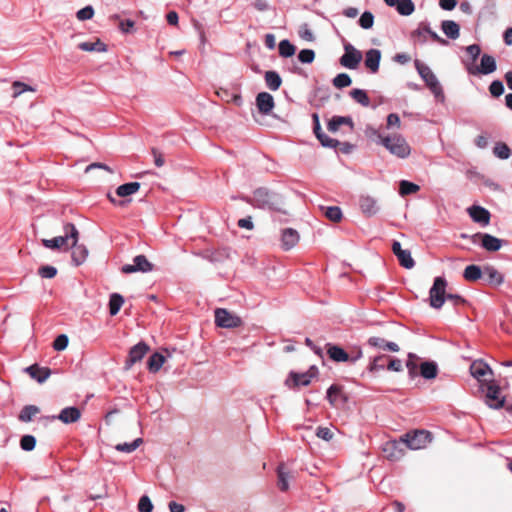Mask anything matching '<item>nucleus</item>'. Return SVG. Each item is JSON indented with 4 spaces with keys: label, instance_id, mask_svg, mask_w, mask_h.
Returning a JSON list of instances; mask_svg holds the SVG:
<instances>
[{
    "label": "nucleus",
    "instance_id": "36",
    "mask_svg": "<svg viewBox=\"0 0 512 512\" xmlns=\"http://www.w3.org/2000/svg\"><path fill=\"white\" fill-rule=\"evenodd\" d=\"M40 412L39 408L35 405H27L22 408L18 419L21 422H30L34 416Z\"/></svg>",
    "mask_w": 512,
    "mask_h": 512
},
{
    "label": "nucleus",
    "instance_id": "23",
    "mask_svg": "<svg viewBox=\"0 0 512 512\" xmlns=\"http://www.w3.org/2000/svg\"><path fill=\"white\" fill-rule=\"evenodd\" d=\"M81 417V411L77 407H66L56 417L65 424L75 423Z\"/></svg>",
    "mask_w": 512,
    "mask_h": 512
},
{
    "label": "nucleus",
    "instance_id": "63",
    "mask_svg": "<svg viewBox=\"0 0 512 512\" xmlns=\"http://www.w3.org/2000/svg\"><path fill=\"white\" fill-rule=\"evenodd\" d=\"M387 369L395 372H399L402 370V361L399 359H391L388 357L387 360Z\"/></svg>",
    "mask_w": 512,
    "mask_h": 512
},
{
    "label": "nucleus",
    "instance_id": "37",
    "mask_svg": "<svg viewBox=\"0 0 512 512\" xmlns=\"http://www.w3.org/2000/svg\"><path fill=\"white\" fill-rule=\"evenodd\" d=\"M483 275V270L477 265H469L465 268L463 276L467 281H477Z\"/></svg>",
    "mask_w": 512,
    "mask_h": 512
},
{
    "label": "nucleus",
    "instance_id": "61",
    "mask_svg": "<svg viewBox=\"0 0 512 512\" xmlns=\"http://www.w3.org/2000/svg\"><path fill=\"white\" fill-rule=\"evenodd\" d=\"M318 140L321 142V144L325 147L334 148L339 144V141L336 139H332L329 136H327L325 133L318 135Z\"/></svg>",
    "mask_w": 512,
    "mask_h": 512
},
{
    "label": "nucleus",
    "instance_id": "21",
    "mask_svg": "<svg viewBox=\"0 0 512 512\" xmlns=\"http://www.w3.org/2000/svg\"><path fill=\"white\" fill-rule=\"evenodd\" d=\"M26 372L39 383L46 381L51 374V370L48 367H40L37 364L27 367Z\"/></svg>",
    "mask_w": 512,
    "mask_h": 512
},
{
    "label": "nucleus",
    "instance_id": "46",
    "mask_svg": "<svg viewBox=\"0 0 512 512\" xmlns=\"http://www.w3.org/2000/svg\"><path fill=\"white\" fill-rule=\"evenodd\" d=\"M296 48L288 40H282L279 43V54L282 57H291L295 54Z\"/></svg>",
    "mask_w": 512,
    "mask_h": 512
},
{
    "label": "nucleus",
    "instance_id": "16",
    "mask_svg": "<svg viewBox=\"0 0 512 512\" xmlns=\"http://www.w3.org/2000/svg\"><path fill=\"white\" fill-rule=\"evenodd\" d=\"M474 237L481 239V246L489 252H496L502 247V240L487 233H478Z\"/></svg>",
    "mask_w": 512,
    "mask_h": 512
},
{
    "label": "nucleus",
    "instance_id": "51",
    "mask_svg": "<svg viewBox=\"0 0 512 512\" xmlns=\"http://www.w3.org/2000/svg\"><path fill=\"white\" fill-rule=\"evenodd\" d=\"M272 196L265 189H257L254 192V199L262 205H270Z\"/></svg>",
    "mask_w": 512,
    "mask_h": 512
},
{
    "label": "nucleus",
    "instance_id": "20",
    "mask_svg": "<svg viewBox=\"0 0 512 512\" xmlns=\"http://www.w3.org/2000/svg\"><path fill=\"white\" fill-rule=\"evenodd\" d=\"M381 60V52L378 49H370L365 55V66L372 73H376L379 70V64Z\"/></svg>",
    "mask_w": 512,
    "mask_h": 512
},
{
    "label": "nucleus",
    "instance_id": "56",
    "mask_svg": "<svg viewBox=\"0 0 512 512\" xmlns=\"http://www.w3.org/2000/svg\"><path fill=\"white\" fill-rule=\"evenodd\" d=\"M489 91L493 97H499L504 93V85L500 80H495L490 84Z\"/></svg>",
    "mask_w": 512,
    "mask_h": 512
},
{
    "label": "nucleus",
    "instance_id": "11",
    "mask_svg": "<svg viewBox=\"0 0 512 512\" xmlns=\"http://www.w3.org/2000/svg\"><path fill=\"white\" fill-rule=\"evenodd\" d=\"M149 350L150 347L145 342H139L138 344L134 345L130 349L128 357L125 361V369L129 370L135 363L140 362L149 352Z\"/></svg>",
    "mask_w": 512,
    "mask_h": 512
},
{
    "label": "nucleus",
    "instance_id": "8",
    "mask_svg": "<svg viewBox=\"0 0 512 512\" xmlns=\"http://www.w3.org/2000/svg\"><path fill=\"white\" fill-rule=\"evenodd\" d=\"M215 323L217 326L223 328H236L242 324V321L240 317L228 310L218 308L215 310Z\"/></svg>",
    "mask_w": 512,
    "mask_h": 512
},
{
    "label": "nucleus",
    "instance_id": "24",
    "mask_svg": "<svg viewBox=\"0 0 512 512\" xmlns=\"http://www.w3.org/2000/svg\"><path fill=\"white\" fill-rule=\"evenodd\" d=\"M469 214L475 222L483 225L489 224L490 213L487 209L480 206H473L469 209Z\"/></svg>",
    "mask_w": 512,
    "mask_h": 512
},
{
    "label": "nucleus",
    "instance_id": "64",
    "mask_svg": "<svg viewBox=\"0 0 512 512\" xmlns=\"http://www.w3.org/2000/svg\"><path fill=\"white\" fill-rule=\"evenodd\" d=\"M446 298H447L446 300L451 301L454 306H459V305L466 304V300L462 296H460L458 294L448 293Z\"/></svg>",
    "mask_w": 512,
    "mask_h": 512
},
{
    "label": "nucleus",
    "instance_id": "49",
    "mask_svg": "<svg viewBox=\"0 0 512 512\" xmlns=\"http://www.w3.org/2000/svg\"><path fill=\"white\" fill-rule=\"evenodd\" d=\"M494 154L500 159H508L511 154V150L507 144L499 142L493 149Z\"/></svg>",
    "mask_w": 512,
    "mask_h": 512
},
{
    "label": "nucleus",
    "instance_id": "3",
    "mask_svg": "<svg viewBox=\"0 0 512 512\" xmlns=\"http://www.w3.org/2000/svg\"><path fill=\"white\" fill-rule=\"evenodd\" d=\"M415 67L424 80L430 91L435 95L436 98L444 99L443 89L440 85L437 77L432 72V70L424 63L419 60L415 61Z\"/></svg>",
    "mask_w": 512,
    "mask_h": 512
},
{
    "label": "nucleus",
    "instance_id": "17",
    "mask_svg": "<svg viewBox=\"0 0 512 512\" xmlns=\"http://www.w3.org/2000/svg\"><path fill=\"white\" fill-rule=\"evenodd\" d=\"M327 354L335 362L355 361L357 358L350 359L348 353L341 347L333 344H327Z\"/></svg>",
    "mask_w": 512,
    "mask_h": 512
},
{
    "label": "nucleus",
    "instance_id": "10",
    "mask_svg": "<svg viewBox=\"0 0 512 512\" xmlns=\"http://www.w3.org/2000/svg\"><path fill=\"white\" fill-rule=\"evenodd\" d=\"M345 53L340 58V64L348 69H356L362 60V53L351 44L344 46Z\"/></svg>",
    "mask_w": 512,
    "mask_h": 512
},
{
    "label": "nucleus",
    "instance_id": "40",
    "mask_svg": "<svg viewBox=\"0 0 512 512\" xmlns=\"http://www.w3.org/2000/svg\"><path fill=\"white\" fill-rule=\"evenodd\" d=\"M396 10L400 15L409 16L415 10V5L412 0H400L396 6Z\"/></svg>",
    "mask_w": 512,
    "mask_h": 512
},
{
    "label": "nucleus",
    "instance_id": "5",
    "mask_svg": "<svg viewBox=\"0 0 512 512\" xmlns=\"http://www.w3.org/2000/svg\"><path fill=\"white\" fill-rule=\"evenodd\" d=\"M447 281L443 277H436L434 283L429 291L430 306L435 309H440L445 300L447 299L446 293Z\"/></svg>",
    "mask_w": 512,
    "mask_h": 512
},
{
    "label": "nucleus",
    "instance_id": "18",
    "mask_svg": "<svg viewBox=\"0 0 512 512\" xmlns=\"http://www.w3.org/2000/svg\"><path fill=\"white\" fill-rule=\"evenodd\" d=\"M359 205L362 213L368 217L375 215L379 210L377 201L368 195L360 197Z\"/></svg>",
    "mask_w": 512,
    "mask_h": 512
},
{
    "label": "nucleus",
    "instance_id": "25",
    "mask_svg": "<svg viewBox=\"0 0 512 512\" xmlns=\"http://www.w3.org/2000/svg\"><path fill=\"white\" fill-rule=\"evenodd\" d=\"M483 276L486 277L490 285L499 286L503 283V275L491 265L484 266Z\"/></svg>",
    "mask_w": 512,
    "mask_h": 512
},
{
    "label": "nucleus",
    "instance_id": "45",
    "mask_svg": "<svg viewBox=\"0 0 512 512\" xmlns=\"http://www.w3.org/2000/svg\"><path fill=\"white\" fill-rule=\"evenodd\" d=\"M417 33L419 35H422L424 33L429 34L433 41H435V42H437V43H439L441 45H447L448 44L447 40H445L442 37H440L436 32L432 31L431 28L429 26H427V25L421 26L417 30Z\"/></svg>",
    "mask_w": 512,
    "mask_h": 512
},
{
    "label": "nucleus",
    "instance_id": "12",
    "mask_svg": "<svg viewBox=\"0 0 512 512\" xmlns=\"http://www.w3.org/2000/svg\"><path fill=\"white\" fill-rule=\"evenodd\" d=\"M486 404L493 409H499L504 405V398H500V388L498 385L490 383L487 385V391L485 395Z\"/></svg>",
    "mask_w": 512,
    "mask_h": 512
},
{
    "label": "nucleus",
    "instance_id": "52",
    "mask_svg": "<svg viewBox=\"0 0 512 512\" xmlns=\"http://www.w3.org/2000/svg\"><path fill=\"white\" fill-rule=\"evenodd\" d=\"M387 360H388V357L385 355L375 357L373 362L370 365V371L375 372L378 370H383L385 367H387V363H388Z\"/></svg>",
    "mask_w": 512,
    "mask_h": 512
},
{
    "label": "nucleus",
    "instance_id": "29",
    "mask_svg": "<svg viewBox=\"0 0 512 512\" xmlns=\"http://www.w3.org/2000/svg\"><path fill=\"white\" fill-rule=\"evenodd\" d=\"M72 247V260L76 266L81 265L88 256V250L84 245H78L77 243H71Z\"/></svg>",
    "mask_w": 512,
    "mask_h": 512
},
{
    "label": "nucleus",
    "instance_id": "42",
    "mask_svg": "<svg viewBox=\"0 0 512 512\" xmlns=\"http://www.w3.org/2000/svg\"><path fill=\"white\" fill-rule=\"evenodd\" d=\"M324 210L325 216L332 222H339L342 219V211L337 206L321 207Z\"/></svg>",
    "mask_w": 512,
    "mask_h": 512
},
{
    "label": "nucleus",
    "instance_id": "54",
    "mask_svg": "<svg viewBox=\"0 0 512 512\" xmlns=\"http://www.w3.org/2000/svg\"><path fill=\"white\" fill-rule=\"evenodd\" d=\"M36 439L32 435H24L20 440V446L25 451H31L35 448Z\"/></svg>",
    "mask_w": 512,
    "mask_h": 512
},
{
    "label": "nucleus",
    "instance_id": "55",
    "mask_svg": "<svg viewBox=\"0 0 512 512\" xmlns=\"http://www.w3.org/2000/svg\"><path fill=\"white\" fill-rule=\"evenodd\" d=\"M138 510L139 512H152L153 504L148 496L144 495L140 498Z\"/></svg>",
    "mask_w": 512,
    "mask_h": 512
},
{
    "label": "nucleus",
    "instance_id": "19",
    "mask_svg": "<svg viewBox=\"0 0 512 512\" xmlns=\"http://www.w3.org/2000/svg\"><path fill=\"white\" fill-rule=\"evenodd\" d=\"M299 241V234L292 228H286L282 231L281 242L284 250H290Z\"/></svg>",
    "mask_w": 512,
    "mask_h": 512
},
{
    "label": "nucleus",
    "instance_id": "58",
    "mask_svg": "<svg viewBox=\"0 0 512 512\" xmlns=\"http://www.w3.org/2000/svg\"><path fill=\"white\" fill-rule=\"evenodd\" d=\"M93 15H94V9L92 6H86L82 9H80L76 14L78 20H80V21L89 20L93 17Z\"/></svg>",
    "mask_w": 512,
    "mask_h": 512
},
{
    "label": "nucleus",
    "instance_id": "4",
    "mask_svg": "<svg viewBox=\"0 0 512 512\" xmlns=\"http://www.w3.org/2000/svg\"><path fill=\"white\" fill-rule=\"evenodd\" d=\"M432 440L431 433L426 430H415L401 436V441L407 448L418 450L425 448Z\"/></svg>",
    "mask_w": 512,
    "mask_h": 512
},
{
    "label": "nucleus",
    "instance_id": "38",
    "mask_svg": "<svg viewBox=\"0 0 512 512\" xmlns=\"http://www.w3.org/2000/svg\"><path fill=\"white\" fill-rule=\"evenodd\" d=\"M124 299L120 294L114 293L110 296L109 300V313L115 316L121 309Z\"/></svg>",
    "mask_w": 512,
    "mask_h": 512
},
{
    "label": "nucleus",
    "instance_id": "22",
    "mask_svg": "<svg viewBox=\"0 0 512 512\" xmlns=\"http://www.w3.org/2000/svg\"><path fill=\"white\" fill-rule=\"evenodd\" d=\"M470 373L478 381H482L487 374H492V370L482 360H476L470 366Z\"/></svg>",
    "mask_w": 512,
    "mask_h": 512
},
{
    "label": "nucleus",
    "instance_id": "15",
    "mask_svg": "<svg viewBox=\"0 0 512 512\" xmlns=\"http://www.w3.org/2000/svg\"><path fill=\"white\" fill-rule=\"evenodd\" d=\"M256 106L261 114H270L275 106L273 96L268 92L258 93V95L256 96Z\"/></svg>",
    "mask_w": 512,
    "mask_h": 512
},
{
    "label": "nucleus",
    "instance_id": "50",
    "mask_svg": "<svg viewBox=\"0 0 512 512\" xmlns=\"http://www.w3.org/2000/svg\"><path fill=\"white\" fill-rule=\"evenodd\" d=\"M352 83V80L350 76L346 73H340L333 79V85L336 88H344L350 86Z\"/></svg>",
    "mask_w": 512,
    "mask_h": 512
},
{
    "label": "nucleus",
    "instance_id": "13",
    "mask_svg": "<svg viewBox=\"0 0 512 512\" xmlns=\"http://www.w3.org/2000/svg\"><path fill=\"white\" fill-rule=\"evenodd\" d=\"M402 444L401 439L399 441H387L382 448L385 457L392 461L401 459L404 455V450L401 447Z\"/></svg>",
    "mask_w": 512,
    "mask_h": 512
},
{
    "label": "nucleus",
    "instance_id": "59",
    "mask_svg": "<svg viewBox=\"0 0 512 512\" xmlns=\"http://www.w3.org/2000/svg\"><path fill=\"white\" fill-rule=\"evenodd\" d=\"M315 58V53L311 49H303L298 54V59L302 63H311Z\"/></svg>",
    "mask_w": 512,
    "mask_h": 512
},
{
    "label": "nucleus",
    "instance_id": "30",
    "mask_svg": "<svg viewBox=\"0 0 512 512\" xmlns=\"http://www.w3.org/2000/svg\"><path fill=\"white\" fill-rule=\"evenodd\" d=\"M442 31L450 39H457L460 35L459 25L452 20H444L441 24Z\"/></svg>",
    "mask_w": 512,
    "mask_h": 512
},
{
    "label": "nucleus",
    "instance_id": "43",
    "mask_svg": "<svg viewBox=\"0 0 512 512\" xmlns=\"http://www.w3.org/2000/svg\"><path fill=\"white\" fill-rule=\"evenodd\" d=\"M397 259L400 265L406 269H411L414 267L415 262L411 256V252L409 250H403L398 256Z\"/></svg>",
    "mask_w": 512,
    "mask_h": 512
},
{
    "label": "nucleus",
    "instance_id": "6",
    "mask_svg": "<svg viewBox=\"0 0 512 512\" xmlns=\"http://www.w3.org/2000/svg\"><path fill=\"white\" fill-rule=\"evenodd\" d=\"M464 66L470 75L491 74L497 68L495 58L489 54L481 56L480 65L473 64V62H464Z\"/></svg>",
    "mask_w": 512,
    "mask_h": 512
},
{
    "label": "nucleus",
    "instance_id": "7",
    "mask_svg": "<svg viewBox=\"0 0 512 512\" xmlns=\"http://www.w3.org/2000/svg\"><path fill=\"white\" fill-rule=\"evenodd\" d=\"M317 373L318 370L315 366L310 367V369L305 373L290 372L285 384L289 388H297L300 385L308 386L311 383L312 378H314Z\"/></svg>",
    "mask_w": 512,
    "mask_h": 512
},
{
    "label": "nucleus",
    "instance_id": "33",
    "mask_svg": "<svg viewBox=\"0 0 512 512\" xmlns=\"http://www.w3.org/2000/svg\"><path fill=\"white\" fill-rule=\"evenodd\" d=\"M420 374L425 379H434L438 374V367L435 362H423L420 365Z\"/></svg>",
    "mask_w": 512,
    "mask_h": 512
},
{
    "label": "nucleus",
    "instance_id": "39",
    "mask_svg": "<svg viewBox=\"0 0 512 512\" xmlns=\"http://www.w3.org/2000/svg\"><path fill=\"white\" fill-rule=\"evenodd\" d=\"M350 96L357 103L361 104L364 107H368L370 105V99L366 93V91L362 89H353L350 91Z\"/></svg>",
    "mask_w": 512,
    "mask_h": 512
},
{
    "label": "nucleus",
    "instance_id": "47",
    "mask_svg": "<svg viewBox=\"0 0 512 512\" xmlns=\"http://www.w3.org/2000/svg\"><path fill=\"white\" fill-rule=\"evenodd\" d=\"M420 187L412 182L402 180L400 182L399 192L402 196L410 195L419 191Z\"/></svg>",
    "mask_w": 512,
    "mask_h": 512
},
{
    "label": "nucleus",
    "instance_id": "14",
    "mask_svg": "<svg viewBox=\"0 0 512 512\" xmlns=\"http://www.w3.org/2000/svg\"><path fill=\"white\" fill-rule=\"evenodd\" d=\"M327 399L333 407L344 405L348 401L347 395L339 385H331L327 391Z\"/></svg>",
    "mask_w": 512,
    "mask_h": 512
},
{
    "label": "nucleus",
    "instance_id": "34",
    "mask_svg": "<svg viewBox=\"0 0 512 512\" xmlns=\"http://www.w3.org/2000/svg\"><path fill=\"white\" fill-rule=\"evenodd\" d=\"M165 362V357L161 353L152 354L147 362L148 370L152 373L158 372Z\"/></svg>",
    "mask_w": 512,
    "mask_h": 512
},
{
    "label": "nucleus",
    "instance_id": "57",
    "mask_svg": "<svg viewBox=\"0 0 512 512\" xmlns=\"http://www.w3.org/2000/svg\"><path fill=\"white\" fill-rule=\"evenodd\" d=\"M69 339L65 334H60L56 337V339L53 342V348L56 351H62L64 350L68 345Z\"/></svg>",
    "mask_w": 512,
    "mask_h": 512
},
{
    "label": "nucleus",
    "instance_id": "48",
    "mask_svg": "<svg viewBox=\"0 0 512 512\" xmlns=\"http://www.w3.org/2000/svg\"><path fill=\"white\" fill-rule=\"evenodd\" d=\"M142 439L141 438H137L135 439L133 442L131 443H121V444H117L115 446L116 450L120 451V452H125V453H131L133 451H135L139 446L140 444L142 443Z\"/></svg>",
    "mask_w": 512,
    "mask_h": 512
},
{
    "label": "nucleus",
    "instance_id": "9",
    "mask_svg": "<svg viewBox=\"0 0 512 512\" xmlns=\"http://www.w3.org/2000/svg\"><path fill=\"white\" fill-rule=\"evenodd\" d=\"M154 269V265L147 259L145 255H138L133 259V264L122 266L121 272L131 274L135 272L147 273Z\"/></svg>",
    "mask_w": 512,
    "mask_h": 512
},
{
    "label": "nucleus",
    "instance_id": "26",
    "mask_svg": "<svg viewBox=\"0 0 512 512\" xmlns=\"http://www.w3.org/2000/svg\"><path fill=\"white\" fill-rule=\"evenodd\" d=\"M341 125H348L350 130L354 129V123L351 117L349 116H334L328 122V130L332 133L338 131Z\"/></svg>",
    "mask_w": 512,
    "mask_h": 512
},
{
    "label": "nucleus",
    "instance_id": "1",
    "mask_svg": "<svg viewBox=\"0 0 512 512\" xmlns=\"http://www.w3.org/2000/svg\"><path fill=\"white\" fill-rule=\"evenodd\" d=\"M380 143L393 155L399 158H407L411 148L407 141L399 134L391 136L379 135Z\"/></svg>",
    "mask_w": 512,
    "mask_h": 512
},
{
    "label": "nucleus",
    "instance_id": "32",
    "mask_svg": "<svg viewBox=\"0 0 512 512\" xmlns=\"http://www.w3.org/2000/svg\"><path fill=\"white\" fill-rule=\"evenodd\" d=\"M267 87L272 90H278L282 85V79L276 71H266L264 75Z\"/></svg>",
    "mask_w": 512,
    "mask_h": 512
},
{
    "label": "nucleus",
    "instance_id": "2",
    "mask_svg": "<svg viewBox=\"0 0 512 512\" xmlns=\"http://www.w3.org/2000/svg\"><path fill=\"white\" fill-rule=\"evenodd\" d=\"M64 236H57L52 239H43L42 244L49 249H61L65 247V250L69 248L68 241H73V244L78 243L79 232L76 226L72 223H67L64 226Z\"/></svg>",
    "mask_w": 512,
    "mask_h": 512
},
{
    "label": "nucleus",
    "instance_id": "44",
    "mask_svg": "<svg viewBox=\"0 0 512 512\" xmlns=\"http://www.w3.org/2000/svg\"><path fill=\"white\" fill-rule=\"evenodd\" d=\"M466 53L469 56V59H463L462 62H473L476 64V60L481 54V48L478 44H472L465 48Z\"/></svg>",
    "mask_w": 512,
    "mask_h": 512
},
{
    "label": "nucleus",
    "instance_id": "31",
    "mask_svg": "<svg viewBox=\"0 0 512 512\" xmlns=\"http://www.w3.org/2000/svg\"><path fill=\"white\" fill-rule=\"evenodd\" d=\"M140 187L141 184L139 182L125 183L117 187L116 194L119 197L125 198L138 192Z\"/></svg>",
    "mask_w": 512,
    "mask_h": 512
},
{
    "label": "nucleus",
    "instance_id": "28",
    "mask_svg": "<svg viewBox=\"0 0 512 512\" xmlns=\"http://www.w3.org/2000/svg\"><path fill=\"white\" fill-rule=\"evenodd\" d=\"M277 485L278 488L285 492L289 488V479H291L293 476L289 471L286 470L285 465L282 463L277 468Z\"/></svg>",
    "mask_w": 512,
    "mask_h": 512
},
{
    "label": "nucleus",
    "instance_id": "35",
    "mask_svg": "<svg viewBox=\"0 0 512 512\" xmlns=\"http://www.w3.org/2000/svg\"><path fill=\"white\" fill-rule=\"evenodd\" d=\"M78 48L86 52H105L107 50V46L99 39L95 42H82L78 45Z\"/></svg>",
    "mask_w": 512,
    "mask_h": 512
},
{
    "label": "nucleus",
    "instance_id": "53",
    "mask_svg": "<svg viewBox=\"0 0 512 512\" xmlns=\"http://www.w3.org/2000/svg\"><path fill=\"white\" fill-rule=\"evenodd\" d=\"M373 24H374L373 14L369 11L364 12L359 19V25L363 29H370V28H372Z\"/></svg>",
    "mask_w": 512,
    "mask_h": 512
},
{
    "label": "nucleus",
    "instance_id": "27",
    "mask_svg": "<svg viewBox=\"0 0 512 512\" xmlns=\"http://www.w3.org/2000/svg\"><path fill=\"white\" fill-rule=\"evenodd\" d=\"M368 344L373 347H377L383 350H388L391 352H398L399 346L394 342L386 341L385 339L381 337H370L368 339Z\"/></svg>",
    "mask_w": 512,
    "mask_h": 512
},
{
    "label": "nucleus",
    "instance_id": "60",
    "mask_svg": "<svg viewBox=\"0 0 512 512\" xmlns=\"http://www.w3.org/2000/svg\"><path fill=\"white\" fill-rule=\"evenodd\" d=\"M38 274L42 277V278H53L56 276L57 274V269L53 266H49V265H46V266H42L39 268L38 270Z\"/></svg>",
    "mask_w": 512,
    "mask_h": 512
},
{
    "label": "nucleus",
    "instance_id": "62",
    "mask_svg": "<svg viewBox=\"0 0 512 512\" xmlns=\"http://www.w3.org/2000/svg\"><path fill=\"white\" fill-rule=\"evenodd\" d=\"M316 435L325 441H330L334 434L328 427H318Z\"/></svg>",
    "mask_w": 512,
    "mask_h": 512
},
{
    "label": "nucleus",
    "instance_id": "41",
    "mask_svg": "<svg viewBox=\"0 0 512 512\" xmlns=\"http://www.w3.org/2000/svg\"><path fill=\"white\" fill-rule=\"evenodd\" d=\"M12 90H13V94H12L13 98L19 97L22 93H24L26 91L33 92V93L36 91V89L33 88L32 86L27 85L20 81H15L12 83Z\"/></svg>",
    "mask_w": 512,
    "mask_h": 512
}]
</instances>
